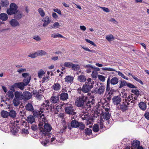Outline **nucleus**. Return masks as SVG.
<instances>
[{
	"instance_id": "46",
	"label": "nucleus",
	"mask_w": 149,
	"mask_h": 149,
	"mask_svg": "<svg viewBox=\"0 0 149 149\" xmlns=\"http://www.w3.org/2000/svg\"><path fill=\"white\" fill-rule=\"evenodd\" d=\"M72 63L70 62H65L64 63V66L68 68H71Z\"/></svg>"
},
{
	"instance_id": "52",
	"label": "nucleus",
	"mask_w": 149,
	"mask_h": 149,
	"mask_svg": "<svg viewBox=\"0 0 149 149\" xmlns=\"http://www.w3.org/2000/svg\"><path fill=\"white\" fill-rule=\"evenodd\" d=\"M144 116L147 120H149V112L147 111H146L144 114Z\"/></svg>"
},
{
	"instance_id": "29",
	"label": "nucleus",
	"mask_w": 149,
	"mask_h": 149,
	"mask_svg": "<svg viewBox=\"0 0 149 149\" xmlns=\"http://www.w3.org/2000/svg\"><path fill=\"white\" fill-rule=\"evenodd\" d=\"M139 106L140 108L143 111H145L146 109L147 106L146 103L141 102L139 103Z\"/></svg>"
},
{
	"instance_id": "40",
	"label": "nucleus",
	"mask_w": 149,
	"mask_h": 149,
	"mask_svg": "<svg viewBox=\"0 0 149 149\" xmlns=\"http://www.w3.org/2000/svg\"><path fill=\"white\" fill-rule=\"evenodd\" d=\"M71 68L73 70L77 71L79 69L80 66L78 64L72 63Z\"/></svg>"
},
{
	"instance_id": "22",
	"label": "nucleus",
	"mask_w": 149,
	"mask_h": 149,
	"mask_svg": "<svg viewBox=\"0 0 149 149\" xmlns=\"http://www.w3.org/2000/svg\"><path fill=\"white\" fill-rule=\"evenodd\" d=\"M86 69V72L88 73H90L92 72L93 70V66L91 64H88L86 65L85 67Z\"/></svg>"
},
{
	"instance_id": "32",
	"label": "nucleus",
	"mask_w": 149,
	"mask_h": 149,
	"mask_svg": "<svg viewBox=\"0 0 149 149\" xmlns=\"http://www.w3.org/2000/svg\"><path fill=\"white\" fill-rule=\"evenodd\" d=\"M9 114V116L13 118H15L16 116L17 113L13 109H11L10 111Z\"/></svg>"
},
{
	"instance_id": "33",
	"label": "nucleus",
	"mask_w": 149,
	"mask_h": 149,
	"mask_svg": "<svg viewBox=\"0 0 149 149\" xmlns=\"http://www.w3.org/2000/svg\"><path fill=\"white\" fill-rule=\"evenodd\" d=\"M61 88V86L60 84L56 83H54L52 86V88L56 91H58L60 90Z\"/></svg>"
},
{
	"instance_id": "48",
	"label": "nucleus",
	"mask_w": 149,
	"mask_h": 149,
	"mask_svg": "<svg viewBox=\"0 0 149 149\" xmlns=\"http://www.w3.org/2000/svg\"><path fill=\"white\" fill-rule=\"evenodd\" d=\"M8 95V97H9L13 99L14 97V93L13 92L10 91H9L7 92Z\"/></svg>"
},
{
	"instance_id": "23",
	"label": "nucleus",
	"mask_w": 149,
	"mask_h": 149,
	"mask_svg": "<svg viewBox=\"0 0 149 149\" xmlns=\"http://www.w3.org/2000/svg\"><path fill=\"white\" fill-rule=\"evenodd\" d=\"M42 21L44 22L43 26L45 27L48 25L50 23V19L48 16H46Z\"/></svg>"
},
{
	"instance_id": "47",
	"label": "nucleus",
	"mask_w": 149,
	"mask_h": 149,
	"mask_svg": "<svg viewBox=\"0 0 149 149\" xmlns=\"http://www.w3.org/2000/svg\"><path fill=\"white\" fill-rule=\"evenodd\" d=\"M93 131L95 132H97L99 131V127L97 124H95L93 127Z\"/></svg>"
},
{
	"instance_id": "36",
	"label": "nucleus",
	"mask_w": 149,
	"mask_h": 149,
	"mask_svg": "<svg viewBox=\"0 0 149 149\" xmlns=\"http://www.w3.org/2000/svg\"><path fill=\"white\" fill-rule=\"evenodd\" d=\"M37 56H43L46 55L47 54V53L44 50H38L36 52Z\"/></svg>"
},
{
	"instance_id": "11",
	"label": "nucleus",
	"mask_w": 149,
	"mask_h": 149,
	"mask_svg": "<svg viewBox=\"0 0 149 149\" xmlns=\"http://www.w3.org/2000/svg\"><path fill=\"white\" fill-rule=\"evenodd\" d=\"M113 103L116 105L119 104L121 101V98L118 96H115L113 97L112 99Z\"/></svg>"
},
{
	"instance_id": "53",
	"label": "nucleus",
	"mask_w": 149,
	"mask_h": 149,
	"mask_svg": "<svg viewBox=\"0 0 149 149\" xmlns=\"http://www.w3.org/2000/svg\"><path fill=\"white\" fill-rule=\"evenodd\" d=\"M58 106H54L53 105L52 109H53L55 110V113L56 114H57V112L59 111V108Z\"/></svg>"
},
{
	"instance_id": "45",
	"label": "nucleus",
	"mask_w": 149,
	"mask_h": 149,
	"mask_svg": "<svg viewBox=\"0 0 149 149\" xmlns=\"http://www.w3.org/2000/svg\"><path fill=\"white\" fill-rule=\"evenodd\" d=\"M38 12L42 17H43L45 16V13L42 8H40L38 9Z\"/></svg>"
},
{
	"instance_id": "42",
	"label": "nucleus",
	"mask_w": 149,
	"mask_h": 149,
	"mask_svg": "<svg viewBox=\"0 0 149 149\" xmlns=\"http://www.w3.org/2000/svg\"><path fill=\"white\" fill-rule=\"evenodd\" d=\"M19 100H17L16 99L14 98L13 103L14 106L16 107L18 106L20 104Z\"/></svg>"
},
{
	"instance_id": "39",
	"label": "nucleus",
	"mask_w": 149,
	"mask_h": 149,
	"mask_svg": "<svg viewBox=\"0 0 149 149\" xmlns=\"http://www.w3.org/2000/svg\"><path fill=\"white\" fill-rule=\"evenodd\" d=\"M140 145V142L137 140H134L132 143V146L135 148L137 147H138Z\"/></svg>"
},
{
	"instance_id": "14",
	"label": "nucleus",
	"mask_w": 149,
	"mask_h": 149,
	"mask_svg": "<svg viewBox=\"0 0 149 149\" xmlns=\"http://www.w3.org/2000/svg\"><path fill=\"white\" fill-rule=\"evenodd\" d=\"M32 112L34 116L36 117H39V116L41 115V113L43 112L44 110L43 109L40 108L39 110H33V111H31Z\"/></svg>"
},
{
	"instance_id": "49",
	"label": "nucleus",
	"mask_w": 149,
	"mask_h": 149,
	"mask_svg": "<svg viewBox=\"0 0 149 149\" xmlns=\"http://www.w3.org/2000/svg\"><path fill=\"white\" fill-rule=\"evenodd\" d=\"M98 72L95 71H92L91 75L92 77L94 78H96L98 76Z\"/></svg>"
},
{
	"instance_id": "41",
	"label": "nucleus",
	"mask_w": 149,
	"mask_h": 149,
	"mask_svg": "<svg viewBox=\"0 0 149 149\" xmlns=\"http://www.w3.org/2000/svg\"><path fill=\"white\" fill-rule=\"evenodd\" d=\"M92 132V131L90 129L87 128L85 130V134L86 135H90Z\"/></svg>"
},
{
	"instance_id": "37",
	"label": "nucleus",
	"mask_w": 149,
	"mask_h": 149,
	"mask_svg": "<svg viewBox=\"0 0 149 149\" xmlns=\"http://www.w3.org/2000/svg\"><path fill=\"white\" fill-rule=\"evenodd\" d=\"M0 3L2 7H6L9 5V2L6 0L1 1Z\"/></svg>"
},
{
	"instance_id": "2",
	"label": "nucleus",
	"mask_w": 149,
	"mask_h": 149,
	"mask_svg": "<svg viewBox=\"0 0 149 149\" xmlns=\"http://www.w3.org/2000/svg\"><path fill=\"white\" fill-rule=\"evenodd\" d=\"M94 84V81L92 80L91 78H88L85 81V84L83 85L81 90L83 92L88 93L93 88Z\"/></svg>"
},
{
	"instance_id": "35",
	"label": "nucleus",
	"mask_w": 149,
	"mask_h": 149,
	"mask_svg": "<svg viewBox=\"0 0 149 149\" xmlns=\"http://www.w3.org/2000/svg\"><path fill=\"white\" fill-rule=\"evenodd\" d=\"M120 85L119 87V88H121L123 87L127 86V83L124 80H120Z\"/></svg>"
},
{
	"instance_id": "19",
	"label": "nucleus",
	"mask_w": 149,
	"mask_h": 149,
	"mask_svg": "<svg viewBox=\"0 0 149 149\" xmlns=\"http://www.w3.org/2000/svg\"><path fill=\"white\" fill-rule=\"evenodd\" d=\"M9 23L11 26L13 27H15L19 25V24L17 20L14 19H12L10 21Z\"/></svg>"
},
{
	"instance_id": "27",
	"label": "nucleus",
	"mask_w": 149,
	"mask_h": 149,
	"mask_svg": "<svg viewBox=\"0 0 149 149\" xmlns=\"http://www.w3.org/2000/svg\"><path fill=\"white\" fill-rule=\"evenodd\" d=\"M14 14V18L16 19H21L22 17V12L18 10Z\"/></svg>"
},
{
	"instance_id": "7",
	"label": "nucleus",
	"mask_w": 149,
	"mask_h": 149,
	"mask_svg": "<svg viewBox=\"0 0 149 149\" xmlns=\"http://www.w3.org/2000/svg\"><path fill=\"white\" fill-rule=\"evenodd\" d=\"M114 92V89L112 88H110V78H109L108 79L107 86L106 90L105 93V95H112L113 94Z\"/></svg>"
},
{
	"instance_id": "26",
	"label": "nucleus",
	"mask_w": 149,
	"mask_h": 149,
	"mask_svg": "<svg viewBox=\"0 0 149 149\" xmlns=\"http://www.w3.org/2000/svg\"><path fill=\"white\" fill-rule=\"evenodd\" d=\"M133 94H132V95H130L128 97H125V98H124L123 100H124V101L129 103V104H131V101L133 100Z\"/></svg>"
},
{
	"instance_id": "30",
	"label": "nucleus",
	"mask_w": 149,
	"mask_h": 149,
	"mask_svg": "<svg viewBox=\"0 0 149 149\" xmlns=\"http://www.w3.org/2000/svg\"><path fill=\"white\" fill-rule=\"evenodd\" d=\"M9 112L3 110L1 112V116L4 118H8L9 115Z\"/></svg>"
},
{
	"instance_id": "12",
	"label": "nucleus",
	"mask_w": 149,
	"mask_h": 149,
	"mask_svg": "<svg viewBox=\"0 0 149 149\" xmlns=\"http://www.w3.org/2000/svg\"><path fill=\"white\" fill-rule=\"evenodd\" d=\"M101 120L104 119L106 120L109 119L111 116V114L109 112H104L102 111L101 114Z\"/></svg>"
},
{
	"instance_id": "17",
	"label": "nucleus",
	"mask_w": 149,
	"mask_h": 149,
	"mask_svg": "<svg viewBox=\"0 0 149 149\" xmlns=\"http://www.w3.org/2000/svg\"><path fill=\"white\" fill-rule=\"evenodd\" d=\"M15 95L16 99L19 100H23V93L22 92L16 91L15 93Z\"/></svg>"
},
{
	"instance_id": "20",
	"label": "nucleus",
	"mask_w": 149,
	"mask_h": 149,
	"mask_svg": "<svg viewBox=\"0 0 149 149\" xmlns=\"http://www.w3.org/2000/svg\"><path fill=\"white\" fill-rule=\"evenodd\" d=\"M60 98L62 101L66 100L68 98V95L67 93L62 92L60 95Z\"/></svg>"
},
{
	"instance_id": "34",
	"label": "nucleus",
	"mask_w": 149,
	"mask_h": 149,
	"mask_svg": "<svg viewBox=\"0 0 149 149\" xmlns=\"http://www.w3.org/2000/svg\"><path fill=\"white\" fill-rule=\"evenodd\" d=\"M8 18L7 15L6 13H1L0 14V19L3 21H6Z\"/></svg>"
},
{
	"instance_id": "51",
	"label": "nucleus",
	"mask_w": 149,
	"mask_h": 149,
	"mask_svg": "<svg viewBox=\"0 0 149 149\" xmlns=\"http://www.w3.org/2000/svg\"><path fill=\"white\" fill-rule=\"evenodd\" d=\"M98 77L99 79L102 82L104 81L105 80V77L103 76L102 75H98Z\"/></svg>"
},
{
	"instance_id": "64",
	"label": "nucleus",
	"mask_w": 149,
	"mask_h": 149,
	"mask_svg": "<svg viewBox=\"0 0 149 149\" xmlns=\"http://www.w3.org/2000/svg\"><path fill=\"white\" fill-rule=\"evenodd\" d=\"M42 95L39 93H37L36 95V97L38 99H41L42 98Z\"/></svg>"
},
{
	"instance_id": "24",
	"label": "nucleus",
	"mask_w": 149,
	"mask_h": 149,
	"mask_svg": "<svg viewBox=\"0 0 149 149\" xmlns=\"http://www.w3.org/2000/svg\"><path fill=\"white\" fill-rule=\"evenodd\" d=\"M26 120L27 121L28 123L32 124L35 122V118L32 115H30L27 117Z\"/></svg>"
},
{
	"instance_id": "62",
	"label": "nucleus",
	"mask_w": 149,
	"mask_h": 149,
	"mask_svg": "<svg viewBox=\"0 0 149 149\" xmlns=\"http://www.w3.org/2000/svg\"><path fill=\"white\" fill-rule=\"evenodd\" d=\"M37 56V54L36 53V52L35 53L31 54L29 55V57H31L33 58H35Z\"/></svg>"
},
{
	"instance_id": "5",
	"label": "nucleus",
	"mask_w": 149,
	"mask_h": 149,
	"mask_svg": "<svg viewBox=\"0 0 149 149\" xmlns=\"http://www.w3.org/2000/svg\"><path fill=\"white\" fill-rule=\"evenodd\" d=\"M65 110V113L70 116L75 115L77 113L75 107L72 106L66 107Z\"/></svg>"
},
{
	"instance_id": "44",
	"label": "nucleus",
	"mask_w": 149,
	"mask_h": 149,
	"mask_svg": "<svg viewBox=\"0 0 149 149\" xmlns=\"http://www.w3.org/2000/svg\"><path fill=\"white\" fill-rule=\"evenodd\" d=\"M116 72L118 73V75L121 77L127 80H129V78L125 76V75L122 72L120 71H116Z\"/></svg>"
},
{
	"instance_id": "43",
	"label": "nucleus",
	"mask_w": 149,
	"mask_h": 149,
	"mask_svg": "<svg viewBox=\"0 0 149 149\" xmlns=\"http://www.w3.org/2000/svg\"><path fill=\"white\" fill-rule=\"evenodd\" d=\"M106 39L109 41H110L114 39L113 36L111 34H110L106 36Z\"/></svg>"
},
{
	"instance_id": "58",
	"label": "nucleus",
	"mask_w": 149,
	"mask_h": 149,
	"mask_svg": "<svg viewBox=\"0 0 149 149\" xmlns=\"http://www.w3.org/2000/svg\"><path fill=\"white\" fill-rule=\"evenodd\" d=\"M127 86L129 88H136V87H135L133 84L131 83H128L127 84Z\"/></svg>"
},
{
	"instance_id": "9",
	"label": "nucleus",
	"mask_w": 149,
	"mask_h": 149,
	"mask_svg": "<svg viewBox=\"0 0 149 149\" xmlns=\"http://www.w3.org/2000/svg\"><path fill=\"white\" fill-rule=\"evenodd\" d=\"M22 75L24 78L23 80L24 86H26L30 82L31 79V76L29 73H23Z\"/></svg>"
},
{
	"instance_id": "61",
	"label": "nucleus",
	"mask_w": 149,
	"mask_h": 149,
	"mask_svg": "<svg viewBox=\"0 0 149 149\" xmlns=\"http://www.w3.org/2000/svg\"><path fill=\"white\" fill-rule=\"evenodd\" d=\"M57 37H59L60 38H63L64 37L62 35L59 34L57 33L56 34L54 35V38H56Z\"/></svg>"
},
{
	"instance_id": "28",
	"label": "nucleus",
	"mask_w": 149,
	"mask_h": 149,
	"mask_svg": "<svg viewBox=\"0 0 149 149\" xmlns=\"http://www.w3.org/2000/svg\"><path fill=\"white\" fill-rule=\"evenodd\" d=\"M26 109V110L31 112L34 110V108L32 104L30 103H28L25 106Z\"/></svg>"
},
{
	"instance_id": "59",
	"label": "nucleus",
	"mask_w": 149,
	"mask_h": 149,
	"mask_svg": "<svg viewBox=\"0 0 149 149\" xmlns=\"http://www.w3.org/2000/svg\"><path fill=\"white\" fill-rule=\"evenodd\" d=\"M33 38L37 41H40L41 40L40 38L38 36H33Z\"/></svg>"
},
{
	"instance_id": "6",
	"label": "nucleus",
	"mask_w": 149,
	"mask_h": 149,
	"mask_svg": "<svg viewBox=\"0 0 149 149\" xmlns=\"http://www.w3.org/2000/svg\"><path fill=\"white\" fill-rule=\"evenodd\" d=\"M17 8L15 3H12L10 5V8L7 10V13L9 15L13 14L17 12Z\"/></svg>"
},
{
	"instance_id": "4",
	"label": "nucleus",
	"mask_w": 149,
	"mask_h": 149,
	"mask_svg": "<svg viewBox=\"0 0 149 149\" xmlns=\"http://www.w3.org/2000/svg\"><path fill=\"white\" fill-rule=\"evenodd\" d=\"M131 104H129V103H128L123 100V101L121 103H120L119 106L118 107V109H120L122 111H125L128 109V106L132 107L134 105L135 103V101L133 100L130 102Z\"/></svg>"
},
{
	"instance_id": "54",
	"label": "nucleus",
	"mask_w": 149,
	"mask_h": 149,
	"mask_svg": "<svg viewBox=\"0 0 149 149\" xmlns=\"http://www.w3.org/2000/svg\"><path fill=\"white\" fill-rule=\"evenodd\" d=\"M10 130L12 132L15 134L17 132V129L16 127H14V128L12 127L11 128Z\"/></svg>"
},
{
	"instance_id": "57",
	"label": "nucleus",
	"mask_w": 149,
	"mask_h": 149,
	"mask_svg": "<svg viewBox=\"0 0 149 149\" xmlns=\"http://www.w3.org/2000/svg\"><path fill=\"white\" fill-rule=\"evenodd\" d=\"M60 26L58 22H56L54 23L53 24V27L52 28L54 29H55L56 27L58 28Z\"/></svg>"
},
{
	"instance_id": "13",
	"label": "nucleus",
	"mask_w": 149,
	"mask_h": 149,
	"mask_svg": "<svg viewBox=\"0 0 149 149\" xmlns=\"http://www.w3.org/2000/svg\"><path fill=\"white\" fill-rule=\"evenodd\" d=\"M71 127L70 125L68 126V127L70 129H71V127L73 128H77L79 127V123L76 120H72L71 123Z\"/></svg>"
},
{
	"instance_id": "1",
	"label": "nucleus",
	"mask_w": 149,
	"mask_h": 149,
	"mask_svg": "<svg viewBox=\"0 0 149 149\" xmlns=\"http://www.w3.org/2000/svg\"><path fill=\"white\" fill-rule=\"evenodd\" d=\"M88 99V97L82 94L76 99L75 104L76 106L86 108V110L90 109L92 105L94 103L95 100L93 99Z\"/></svg>"
},
{
	"instance_id": "3",
	"label": "nucleus",
	"mask_w": 149,
	"mask_h": 149,
	"mask_svg": "<svg viewBox=\"0 0 149 149\" xmlns=\"http://www.w3.org/2000/svg\"><path fill=\"white\" fill-rule=\"evenodd\" d=\"M43 127L40 128V134L42 136H45L48 135L47 132L50 131L52 128L51 125L48 123H45Z\"/></svg>"
},
{
	"instance_id": "10",
	"label": "nucleus",
	"mask_w": 149,
	"mask_h": 149,
	"mask_svg": "<svg viewBox=\"0 0 149 149\" xmlns=\"http://www.w3.org/2000/svg\"><path fill=\"white\" fill-rule=\"evenodd\" d=\"M52 104H50L49 101L48 100L45 101V103H44L42 106L44 107L43 109H46L47 110H49L50 111H52L53 106Z\"/></svg>"
},
{
	"instance_id": "56",
	"label": "nucleus",
	"mask_w": 149,
	"mask_h": 149,
	"mask_svg": "<svg viewBox=\"0 0 149 149\" xmlns=\"http://www.w3.org/2000/svg\"><path fill=\"white\" fill-rule=\"evenodd\" d=\"M85 40L87 42L91 44L92 45H94V46H96L95 44L93 42L90 40H89L87 39H85Z\"/></svg>"
},
{
	"instance_id": "8",
	"label": "nucleus",
	"mask_w": 149,
	"mask_h": 149,
	"mask_svg": "<svg viewBox=\"0 0 149 149\" xmlns=\"http://www.w3.org/2000/svg\"><path fill=\"white\" fill-rule=\"evenodd\" d=\"M24 83L23 82L16 83L14 84L11 86L10 90L13 91H15V88H19L21 90L24 89Z\"/></svg>"
},
{
	"instance_id": "63",
	"label": "nucleus",
	"mask_w": 149,
	"mask_h": 149,
	"mask_svg": "<svg viewBox=\"0 0 149 149\" xmlns=\"http://www.w3.org/2000/svg\"><path fill=\"white\" fill-rule=\"evenodd\" d=\"M44 74V71L42 70L40 71L38 73V76L39 77H41Z\"/></svg>"
},
{
	"instance_id": "18",
	"label": "nucleus",
	"mask_w": 149,
	"mask_h": 149,
	"mask_svg": "<svg viewBox=\"0 0 149 149\" xmlns=\"http://www.w3.org/2000/svg\"><path fill=\"white\" fill-rule=\"evenodd\" d=\"M59 96L58 95L52 96L50 98V101L53 103L55 104L59 102Z\"/></svg>"
},
{
	"instance_id": "55",
	"label": "nucleus",
	"mask_w": 149,
	"mask_h": 149,
	"mask_svg": "<svg viewBox=\"0 0 149 149\" xmlns=\"http://www.w3.org/2000/svg\"><path fill=\"white\" fill-rule=\"evenodd\" d=\"M79 129L81 130H83L84 129L85 125L84 124H83L82 123H79Z\"/></svg>"
},
{
	"instance_id": "21",
	"label": "nucleus",
	"mask_w": 149,
	"mask_h": 149,
	"mask_svg": "<svg viewBox=\"0 0 149 149\" xmlns=\"http://www.w3.org/2000/svg\"><path fill=\"white\" fill-rule=\"evenodd\" d=\"M73 79L74 77H73L70 75L67 76L65 78V81L71 84L72 83Z\"/></svg>"
},
{
	"instance_id": "38",
	"label": "nucleus",
	"mask_w": 149,
	"mask_h": 149,
	"mask_svg": "<svg viewBox=\"0 0 149 149\" xmlns=\"http://www.w3.org/2000/svg\"><path fill=\"white\" fill-rule=\"evenodd\" d=\"M39 121H42V122H43L45 124V123L47 121L46 118H45L44 114H41V115L39 116Z\"/></svg>"
},
{
	"instance_id": "31",
	"label": "nucleus",
	"mask_w": 149,
	"mask_h": 149,
	"mask_svg": "<svg viewBox=\"0 0 149 149\" xmlns=\"http://www.w3.org/2000/svg\"><path fill=\"white\" fill-rule=\"evenodd\" d=\"M110 82L112 85H116L118 82V79L116 77H113L110 81Z\"/></svg>"
},
{
	"instance_id": "25",
	"label": "nucleus",
	"mask_w": 149,
	"mask_h": 149,
	"mask_svg": "<svg viewBox=\"0 0 149 149\" xmlns=\"http://www.w3.org/2000/svg\"><path fill=\"white\" fill-rule=\"evenodd\" d=\"M77 79L78 81L81 83H83L85 82L87 80L86 76L83 75H81L79 76L78 77Z\"/></svg>"
},
{
	"instance_id": "15",
	"label": "nucleus",
	"mask_w": 149,
	"mask_h": 149,
	"mask_svg": "<svg viewBox=\"0 0 149 149\" xmlns=\"http://www.w3.org/2000/svg\"><path fill=\"white\" fill-rule=\"evenodd\" d=\"M23 100H28L32 97V94L29 91H25L23 93Z\"/></svg>"
},
{
	"instance_id": "50",
	"label": "nucleus",
	"mask_w": 149,
	"mask_h": 149,
	"mask_svg": "<svg viewBox=\"0 0 149 149\" xmlns=\"http://www.w3.org/2000/svg\"><path fill=\"white\" fill-rule=\"evenodd\" d=\"M132 92L134 93L137 96H139V94H140V93H139V91L137 89L132 90Z\"/></svg>"
},
{
	"instance_id": "16",
	"label": "nucleus",
	"mask_w": 149,
	"mask_h": 149,
	"mask_svg": "<svg viewBox=\"0 0 149 149\" xmlns=\"http://www.w3.org/2000/svg\"><path fill=\"white\" fill-rule=\"evenodd\" d=\"M106 87L105 85L99 86L97 90V93L99 95L103 94L105 91Z\"/></svg>"
},
{
	"instance_id": "60",
	"label": "nucleus",
	"mask_w": 149,
	"mask_h": 149,
	"mask_svg": "<svg viewBox=\"0 0 149 149\" xmlns=\"http://www.w3.org/2000/svg\"><path fill=\"white\" fill-rule=\"evenodd\" d=\"M66 128L67 126L65 125H64L60 130V133H63L64 132L65 130L66 129Z\"/></svg>"
}]
</instances>
